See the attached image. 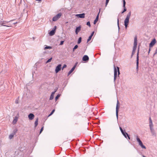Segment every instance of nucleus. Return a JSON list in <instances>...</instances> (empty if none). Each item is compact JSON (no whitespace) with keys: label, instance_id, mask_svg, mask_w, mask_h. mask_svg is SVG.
Masks as SVG:
<instances>
[{"label":"nucleus","instance_id":"4be33fe9","mask_svg":"<svg viewBox=\"0 0 157 157\" xmlns=\"http://www.w3.org/2000/svg\"><path fill=\"white\" fill-rule=\"evenodd\" d=\"M15 134V133L14 132L13 133L10 134L9 137V139H12L14 136Z\"/></svg>","mask_w":157,"mask_h":157},{"label":"nucleus","instance_id":"f03ea898","mask_svg":"<svg viewBox=\"0 0 157 157\" xmlns=\"http://www.w3.org/2000/svg\"><path fill=\"white\" fill-rule=\"evenodd\" d=\"M114 80L115 81L117 77V72L118 73V76L120 74V71H119V68L118 67H116L114 65Z\"/></svg>","mask_w":157,"mask_h":157},{"label":"nucleus","instance_id":"aec40b11","mask_svg":"<svg viewBox=\"0 0 157 157\" xmlns=\"http://www.w3.org/2000/svg\"><path fill=\"white\" fill-rule=\"evenodd\" d=\"M56 92V91H55L54 92H53L52 93V94L50 98V100H52L53 98L54 94Z\"/></svg>","mask_w":157,"mask_h":157},{"label":"nucleus","instance_id":"0eeeda50","mask_svg":"<svg viewBox=\"0 0 157 157\" xmlns=\"http://www.w3.org/2000/svg\"><path fill=\"white\" fill-rule=\"evenodd\" d=\"M139 47H138V52L137 53V58H136V69H138V68L139 64Z\"/></svg>","mask_w":157,"mask_h":157},{"label":"nucleus","instance_id":"3c124183","mask_svg":"<svg viewBox=\"0 0 157 157\" xmlns=\"http://www.w3.org/2000/svg\"><path fill=\"white\" fill-rule=\"evenodd\" d=\"M56 90H55V91H56Z\"/></svg>","mask_w":157,"mask_h":157},{"label":"nucleus","instance_id":"20e7f679","mask_svg":"<svg viewBox=\"0 0 157 157\" xmlns=\"http://www.w3.org/2000/svg\"><path fill=\"white\" fill-rule=\"evenodd\" d=\"M62 14L61 13H58L56 16L53 17L52 21H56L60 17Z\"/></svg>","mask_w":157,"mask_h":157},{"label":"nucleus","instance_id":"ea45409f","mask_svg":"<svg viewBox=\"0 0 157 157\" xmlns=\"http://www.w3.org/2000/svg\"><path fill=\"white\" fill-rule=\"evenodd\" d=\"M94 31L91 34V35H90V36H91L92 37V36H93V35H94Z\"/></svg>","mask_w":157,"mask_h":157},{"label":"nucleus","instance_id":"de8ad7c7","mask_svg":"<svg viewBox=\"0 0 157 157\" xmlns=\"http://www.w3.org/2000/svg\"><path fill=\"white\" fill-rule=\"evenodd\" d=\"M17 22H15V23H13V24L14 25V24H17Z\"/></svg>","mask_w":157,"mask_h":157},{"label":"nucleus","instance_id":"423d86ee","mask_svg":"<svg viewBox=\"0 0 157 157\" xmlns=\"http://www.w3.org/2000/svg\"><path fill=\"white\" fill-rule=\"evenodd\" d=\"M156 41L155 39H153L149 44L150 48H152L156 43Z\"/></svg>","mask_w":157,"mask_h":157},{"label":"nucleus","instance_id":"393cba45","mask_svg":"<svg viewBox=\"0 0 157 157\" xmlns=\"http://www.w3.org/2000/svg\"><path fill=\"white\" fill-rule=\"evenodd\" d=\"M136 49V48H133V50L131 55V57H132L133 55L135 53Z\"/></svg>","mask_w":157,"mask_h":157},{"label":"nucleus","instance_id":"79ce46f5","mask_svg":"<svg viewBox=\"0 0 157 157\" xmlns=\"http://www.w3.org/2000/svg\"><path fill=\"white\" fill-rule=\"evenodd\" d=\"M15 102L16 104H17L18 103V100H17L15 101Z\"/></svg>","mask_w":157,"mask_h":157},{"label":"nucleus","instance_id":"ddd939ff","mask_svg":"<svg viewBox=\"0 0 157 157\" xmlns=\"http://www.w3.org/2000/svg\"><path fill=\"white\" fill-rule=\"evenodd\" d=\"M34 116L33 113H30L28 115V118L30 120H32L33 119Z\"/></svg>","mask_w":157,"mask_h":157},{"label":"nucleus","instance_id":"4c0bfd02","mask_svg":"<svg viewBox=\"0 0 157 157\" xmlns=\"http://www.w3.org/2000/svg\"><path fill=\"white\" fill-rule=\"evenodd\" d=\"M43 127H42L40 129V133H41V132H42L43 130Z\"/></svg>","mask_w":157,"mask_h":157},{"label":"nucleus","instance_id":"a878e982","mask_svg":"<svg viewBox=\"0 0 157 157\" xmlns=\"http://www.w3.org/2000/svg\"><path fill=\"white\" fill-rule=\"evenodd\" d=\"M38 118H37L35 122V127H36L38 125Z\"/></svg>","mask_w":157,"mask_h":157},{"label":"nucleus","instance_id":"6e6552de","mask_svg":"<svg viewBox=\"0 0 157 157\" xmlns=\"http://www.w3.org/2000/svg\"><path fill=\"white\" fill-rule=\"evenodd\" d=\"M61 65L60 64H59L57 66L55 69V72L56 73H57L61 69Z\"/></svg>","mask_w":157,"mask_h":157},{"label":"nucleus","instance_id":"c9c22d12","mask_svg":"<svg viewBox=\"0 0 157 157\" xmlns=\"http://www.w3.org/2000/svg\"><path fill=\"white\" fill-rule=\"evenodd\" d=\"M64 42V41H61L60 42V44H59V45H62L63 44Z\"/></svg>","mask_w":157,"mask_h":157},{"label":"nucleus","instance_id":"9b49d317","mask_svg":"<svg viewBox=\"0 0 157 157\" xmlns=\"http://www.w3.org/2000/svg\"><path fill=\"white\" fill-rule=\"evenodd\" d=\"M100 10H101V9H99V13L97 15V16L96 18V19H95V20L94 21V24H95L98 21V17H99V14L100 12Z\"/></svg>","mask_w":157,"mask_h":157},{"label":"nucleus","instance_id":"c85d7f7f","mask_svg":"<svg viewBox=\"0 0 157 157\" xmlns=\"http://www.w3.org/2000/svg\"><path fill=\"white\" fill-rule=\"evenodd\" d=\"M78 47V45H75L74 47L73 48V52L75 50V49H77Z\"/></svg>","mask_w":157,"mask_h":157},{"label":"nucleus","instance_id":"473e14b6","mask_svg":"<svg viewBox=\"0 0 157 157\" xmlns=\"http://www.w3.org/2000/svg\"><path fill=\"white\" fill-rule=\"evenodd\" d=\"M52 58H50V59H48L46 62V63H49L52 60Z\"/></svg>","mask_w":157,"mask_h":157},{"label":"nucleus","instance_id":"7c9ffc66","mask_svg":"<svg viewBox=\"0 0 157 157\" xmlns=\"http://www.w3.org/2000/svg\"><path fill=\"white\" fill-rule=\"evenodd\" d=\"M92 37V36H90L88 38V39H87V42H88L91 39V38Z\"/></svg>","mask_w":157,"mask_h":157},{"label":"nucleus","instance_id":"b1692460","mask_svg":"<svg viewBox=\"0 0 157 157\" xmlns=\"http://www.w3.org/2000/svg\"><path fill=\"white\" fill-rule=\"evenodd\" d=\"M55 32L54 30H52L49 33L50 36H53L55 34Z\"/></svg>","mask_w":157,"mask_h":157},{"label":"nucleus","instance_id":"cd10ccee","mask_svg":"<svg viewBox=\"0 0 157 157\" xmlns=\"http://www.w3.org/2000/svg\"><path fill=\"white\" fill-rule=\"evenodd\" d=\"M81 39H82V38L81 37H80L79 38L78 40V44H79L81 43Z\"/></svg>","mask_w":157,"mask_h":157},{"label":"nucleus","instance_id":"2f4dec72","mask_svg":"<svg viewBox=\"0 0 157 157\" xmlns=\"http://www.w3.org/2000/svg\"><path fill=\"white\" fill-rule=\"evenodd\" d=\"M55 111V110L53 109L52 110V112H51V113H50V114L48 115V116H51L53 114V113H54Z\"/></svg>","mask_w":157,"mask_h":157},{"label":"nucleus","instance_id":"58836bf2","mask_svg":"<svg viewBox=\"0 0 157 157\" xmlns=\"http://www.w3.org/2000/svg\"><path fill=\"white\" fill-rule=\"evenodd\" d=\"M117 25H118V29H119H119H120V28H119V20H118V19H117Z\"/></svg>","mask_w":157,"mask_h":157},{"label":"nucleus","instance_id":"5701e85b","mask_svg":"<svg viewBox=\"0 0 157 157\" xmlns=\"http://www.w3.org/2000/svg\"><path fill=\"white\" fill-rule=\"evenodd\" d=\"M123 135L124 136V137L126 138H127V136L128 135V134L125 132L124 131L122 133Z\"/></svg>","mask_w":157,"mask_h":157},{"label":"nucleus","instance_id":"2eb2a0df","mask_svg":"<svg viewBox=\"0 0 157 157\" xmlns=\"http://www.w3.org/2000/svg\"><path fill=\"white\" fill-rule=\"evenodd\" d=\"M81 28V27L80 26L76 27L75 31V33L76 34H77L80 31Z\"/></svg>","mask_w":157,"mask_h":157},{"label":"nucleus","instance_id":"a211bd4d","mask_svg":"<svg viewBox=\"0 0 157 157\" xmlns=\"http://www.w3.org/2000/svg\"><path fill=\"white\" fill-rule=\"evenodd\" d=\"M89 57L87 55H85L83 56L82 58V60L84 61H86L88 60Z\"/></svg>","mask_w":157,"mask_h":157},{"label":"nucleus","instance_id":"f704fd0d","mask_svg":"<svg viewBox=\"0 0 157 157\" xmlns=\"http://www.w3.org/2000/svg\"><path fill=\"white\" fill-rule=\"evenodd\" d=\"M120 129L122 133L124 132L121 127H120Z\"/></svg>","mask_w":157,"mask_h":157},{"label":"nucleus","instance_id":"c03bdc74","mask_svg":"<svg viewBox=\"0 0 157 157\" xmlns=\"http://www.w3.org/2000/svg\"><path fill=\"white\" fill-rule=\"evenodd\" d=\"M127 137H128V139L129 140H130V137L129 136V135H128L127 136Z\"/></svg>","mask_w":157,"mask_h":157},{"label":"nucleus","instance_id":"37998d69","mask_svg":"<svg viewBox=\"0 0 157 157\" xmlns=\"http://www.w3.org/2000/svg\"><path fill=\"white\" fill-rule=\"evenodd\" d=\"M108 3V2H106L105 5V7H106L107 6V5Z\"/></svg>","mask_w":157,"mask_h":157},{"label":"nucleus","instance_id":"9d476101","mask_svg":"<svg viewBox=\"0 0 157 157\" xmlns=\"http://www.w3.org/2000/svg\"><path fill=\"white\" fill-rule=\"evenodd\" d=\"M119 104V102L118 101H117V104L116 107V115L117 117V119H118V105Z\"/></svg>","mask_w":157,"mask_h":157},{"label":"nucleus","instance_id":"dca6fc26","mask_svg":"<svg viewBox=\"0 0 157 157\" xmlns=\"http://www.w3.org/2000/svg\"><path fill=\"white\" fill-rule=\"evenodd\" d=\"M149 127L150 128L153 127V124L152 121L151 119V118L150 117L149 118Z\"/></svg>","mask_w":157,"mask_h":157},{"label":"nucleus","instance_id":"39448f33","mask_svg":"<svg viewBox=\"0 0 157 157\" xmlns=\"http://www.w3.org/2000/svg\"><path fill=\"white\" fill-rule=\"evenodd\" d=\"M12 21L11 20V21H9V22L11 21ZM8 22H9V21H1V23H0V26H7V27H11V25H6Z\"/></svg>","mask_w":157,"mask_h":157},{"label":"nucleus","instance_id":"bb28decb","mask_svg":"<svg viewBox=\"0 0 157 157\" xmlns=\"http://www.w3.org/2000/svg\"><path fill=\"white\" fill-rule=\"evenodd\" d=\"M150 128L151 133H152V134H153L154 133V130L153 127Z\"/></svg>","mask_w":157,"mask_h":157},{"label":"nucleus","instance_id":"6ab92c4d","mask_svg":"<svg viewBox=\"0 0 157 157\" xmlns=\"http://www.w3.org/2000/svg\"><path fill=\"white\" fill-rule=\"evenodd\" d=\"M52 48V47L50 46H48L46 45H45L44 48V50H46V49H50Z\"/></svg>","mask_w":157,"mask_h":157},{"label":"nucleus","instance_id":"e433bc0d","mask_svg":"<svg viewBox=\"0 0 157 157\" xmlns=\"http://www.w3.org/2000/svg\"><path fill=\"white\" fill-rule=\"evenodd\" d=\"M67 67V65L66 64H64L63 66V67L62 68V69L63 70L64 68L66 67Z\"/></svg>","mask_w":157,"mask_h":157},{"label":"nucleus","instance_id":"4468645a","mask_svg":"<svg viewBox=\"0 0 157 157\" xmlns=\"http://www.w3.org/2000/svg\"><path fill=\"white\" fill-rule=\"evenodd\" d=\"M125 0H123V7L124 8V9L123 11L121 13H123L124 12L126 11V9L125 8Z\"/></svg>","mask_w":157,"mask_h":157},{"label":"nucleus","instance_id":"a18cd8bd","mask_svg":"<svg viewBox=\"0 0 157 157\" xmlns=\"http://www.w3.org/2000/svg\"><path fill=\"white\" fill-rule=\"evenodd\" d=\"M151 48H150L149 49V50H148V53H150V52L151 51V49H150Z\"/></svg>","mask_w":157,"mask_h":157},{"label":"nucleus","instance_id":"f3484780","mask_svg":"<svg viewBox=\"0 0 157 157\" xmlns=\"http://www.w3.org/2000/svg\"><path fill=\"white\" fill-rule=\"evenodd\" d=\"M76 66V65H75L70 70L68 73V75H69L74 71L75 68Z\"/></svg>","mask_w":157,"mask_h":157},{"label":"nucleus","instance_id":"412c9836","mask_svg":"<svg viewBox=\"0 0 157 157\" xmlns=\"http://www.w3.org/2000/svg\"><path fill=\"white\" fill-rule=\"evenodd\" d=\"M18 120V117H15L14 118L13 121V124H15L17 122Z\"/></svg>","mask_w":157,"mask_h":157},{"label":"nucleus","instance_id":"72a5a7b5","mask_svg":"<svg viewBox=\"0 0 157 157\" xmlns=\"http://www.w3.org/2000/svg\"><path fill=\"white\" fill-rule=\"evenodd\" d=\"M86 25L89 27L90 26V23L89 21H88L87 22Z\"/></svg>","mask_w":157,"mask_h":157},{"label":"nucleus","instance_id":"f8f14e48","mask_svg":"<svg viewBox=\"0 0 157 157\" xmlns=\"http://www.w3.org/2000/svg\"><path fill=\"white\" fill-rule=\"evenodd\" d=\"M137 40L136 37L134 38V46L133 48H137Z\"/></svg>","mask_w":157,"mask_h":157},{"label":"nucleus","instance_id":"09e8293b","mask_svg":"<svg viewBox=\"0 0 157 157\" xmlns=\"http://www.w3.org/2000/svg\"><path fill=\"white\" fill-rule=\"evenodd\" d=\"M36 1H41V0H36Z\"/></svg>","mask_w":157,"mask_h":157},{"label":"nucleus","instance_id":"a19ab883","mask_svg":"<svg viewBox=\"0 0 157 157\" xmlns=\"http://www.w3.org/2000/svg\"><path fill=\"white\" fill-rule=\"evenodd\" d=\"M157 54V48L156 50H155V52L154 53V55H155Z\"/></svg>","mask_w":157,"mask_h":157},{"label":"nucleus","instance_id":"f257e3e1","mask_svg":"<svg viewBox=\"0 0 157 157\" xmlns=\"http://www.w3.org/2000/svg\"><path fill=\"white\" fill-rule=\"evenodd\" d=\"M131 12L130 11L127 14L126 17L124 20V25L125 26L126 29H127L128 27L129 22V20L131 17Z\"/></svg>","mask_w":157,"mask_h":157},{"label":"nucleus","instance_id":"8fccbe9b","mask_svg":"<svg viewBox=\"0 0 157 157\" xmlns=\"http://www.w3.org/2000/svg\"><path fill=\"white\" fill-rule=\"evenodd\" d=\"M142 156L143 157H146L144 155H142Z\"/></svg>","mask_w":157,"mask_h":157},{"label":"nucleus","instance_id":"49530a36","mask_svg":"<svg viewBox=\"0 0 157 157\" xmlns=\"http://www.w3.org/2000/svg\"><path fill=\"white\" fill-rule=\"evenodd\" d=\"M109 0H106V2H109Z\"/></svg>","mask_w":157,"mask_h":157},{"label":"nucleus","instance_id":"7ed1b4c3","mask_svg":"<svg viewBox=\"0 0 157 157\" xmlns=\"http://www.w3.org/2000/svg\"><path fill=\"white\" fill-rule=\"evenodd\" d=\"M136 139L137 142L138 143L139 145L143 149H146V147L144 145L140 139L139 138L138 136H136Z\"/></svg>","mask_w":157,"mask_h":157},{"label":"nucleus","instance_id":"1a4fd4ad","mask_svg":"<svg viewBox=\"0 0 157 157\" xmlns=\"http://www.w3.org/2000/svg\"><path fill=\"white\" fill-rule=\"evenodd\" d=\"M75 16L78 17L83 18L85 17V14L83 13L80 14H76Z\"/></svg>","mask_w":157,"mask_h":157},{"label":"nucleus","instance_id":"c756f323","mask_svg":"<svg viewBox=\"0 0 157 157\" xmlns=\"http://www.w3.org/2000/svg\"><path fill=\"white\" fill-rule=\"evenodd\" d=\"M60 96V94H58L57 96L55 98V100L56 101L57 99Z\"/></svg>","mask_w":157,"mask_h":157}]
</instances>
